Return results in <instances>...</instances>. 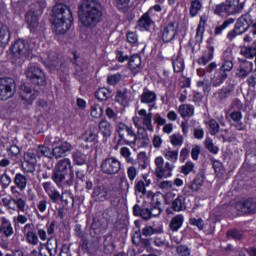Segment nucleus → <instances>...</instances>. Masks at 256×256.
Instances as JSON below:
<instances>
[{"label":"nucleus","mask_w":256,"mask_h":256,"mask_svg":"<svg viewBox=\"0 0 256 256\" xmlns=\"http://www.w3.org/2000/svg\"><path fill=\"white\" fill-rule=\"evenodd\" d=\"M0 205L11 209V211H17L18 213H25V207H27V201L21 197L12 198L7 194L5 190L0 191Z\"/></svg>","instance_id":"nucleus-7"},{"label":"nucleus","mask_w":256,"mask_h":256,"mask_svg":"<svg viewBox=\"0 0 256 256\" xmlns=\"http://www.w3.org/2000/svg\"><path fill=\"white\" fill-rule=\"evenodd\" d=\"M203 183H205V174L198 173L188 188L192 191V193H198V191H201Z\"/></svg>","instance_id":"nucleus-26"},{"label":"nucleus","mask_w":256,"mask_h":256,"mask_svg":"<svg viewBox=\"0 0 256 256\" xmlns=\"http://www.w3.org/2000/svg\"><path fill=\"white\" fill-rule=\"evenodd\" d=\"M243 9H245V3L240 0H225V2L212 7L214 15H218V17H222L223 13L228 16L239 15L243 13Z\"/></svg>","instance_id":"nucleus-6"},{"label":"nucleus","mask_w":256,"mask_h":256,"mask_svg":"<svg viewBox=\"0 0 256 256\" xmlns=\"http://www.w3.org/2000/svg\"><path fill=\"white\" fill-rule=\"evenodd\" d=\"M170 143L173 147H181L183 145V135L173 134L170 136Z\"/></svg>","instance_id":"nucleus-58"},{"label":"nucleus","mask_w":256,"mask_h":256,"mask_svg":"<svg viewBox=\"0 0 256 256\" xmlns=\"http://www.w3.org/2000/svg\"><path fill=\"white\" fill-rule=\"evenodd\" d=\"M137 175H139V171L135 168V166H129L127 168V177L131 183L137 179Z\"/></svg>","instance_id":"nucleus-62"},{"label":"nucleus","mask_w":256,"mask_h":256,"mask_svg":"<svg viewBox=\"0 0 256 256\" xmlns=\"http://www.w3.org/2000/svg\"><path fill=\"white\" fill-rule=\"evenodd\" d=\"M78 15L84 27H95L101 22L103 8L97 0H82L79 5Z\"/></svg>","instance_id":"nucleus-2"},{"label":"nucleus","mask_w":256,"mask_h":256,"mask_svg":"<svg viewBox=\"0 0 256 256\" xmlns=\"http://www.w3.org/2000/svg\"><path fill=\"white\" fill-rule=\"evenodd\" d=\"M228 75L224 71H217L215 72L213 78L211 79V83L213 87H219L220 85H223V82L225 79H227Z\"/></svg>","instance_id":"nucleus-36"},{"label":"nucleus","mask_w":256,"mask_h":256,"mask_svg":"<svg viewBox=\"0 0 256 256\" xmlns=\"http://www.w3.org/2000/svg\"><path fill=\"white\" fill-rule=\"evenodd\" d=\"M179 34V22L171 21L169 22L163 30L162 39L164 43H171L175 37Z\"/></svg>","instance_id":"nucleus-14"},{"label":"nucleus","mask_w":256,"mask_h":256,"mask_svg":"<svg viewBox=\"0 0 256 256\" xmlns=\"http://www.w3.org/2000/svg\"><path fill=\"white\" fill-rule=\"evenodd\" d=\"M236 208L241 213H255L256 211V202L253 199H247L240 201L236 204Z\"/></svg>","instance_id":"nucleus-24"},{"label":"nucleus","mask_w":256,"mask_h":256,"mask_svg":"<svg viewBox=\"0 0 256 256\" xmlns=\"http://www.w3.org/2000/svg\"><path fill=\"white\" fill-rule=\"evenodd\" d=\"M120 155L128 163V165H137V161L131 157V150L128 147H122L120 149Z\"/></svg>","instance_id":"nucleus-43"},{"label":"nucleus","mask_w":256,"mask_h":256,"mask_svg":"<svg viewBox=\"0 0 256 256\" xmlns=\"http://www.w3.org/2000/svg\"><path fill=\"white\" fill-rule=\"evenodd\" d=\"M91 197L97 203H103L109 199V190L104 186H97L93 189Z\"/></svg>","instance_id":"nucleus-21"},{"label":"nucleus","mask_w":256,"mask_h":256,"mask_svg":"<svg viewBox=\"0 0 256 256\" xmlns=\"http://www.w3.org/2000/svg\"><path fill=\"white\" fill-rule=\"evenodd\" d=\"M20 97L22 101H25L27 105H31L37 97H39V92L31 89L29 85L23 84L20 87Z\"/></svg>","instance_id":"nucleus-16"},{"label":"nucleus","mask_w":256,"mask_h":256,"mask_svg":"<svg viewBox=\"0 0 256 256\" xmlns=\"http://www.w3.org/2000/svg\"><path fill=\"white\" fill-rule=\"evenodd\" d=\"M141 103H145L146 105H149V112L153 111V105L157 101V94L151 90H144V92L140 96Z\"/></svg>","instance_id":"nucleus-23"},{"label":"nucleus","mask_w":256,"mask_h":256,"mask_svg":"<svg viewBox=\"0 0 256 256\" xmlns=\"http://www.w3.org/2000/svg\"><path fill=\"white\" fill-rule=\"evenodd\" d=\"M47 7L45 0H39L33 4H29V9L25 16V21L32 33H39L41 31V25H39V17L43 15Z\"/></svg>","instance_id":"nucleus-5"},{"label":"nucleus","mask_w":256,"mask_h":256,"mask_svg":"<svg viewBox=\"0 0 256 256\" xmlns=\"http://www.w3.org/2000/svg\"><path fill=\"white\" fill-rule=\"evenodd\" d=\"M204 147H206V149L213 155H217V153H219V147L213 144V139H211V137H206Z\"/></svg>","instance_id":"nucleus-52"},{"label":"nucleus","mask_w":256,"mask_h":256,"mask_svg":"<svg viewBox=\"0 0 256 256\" xmlns=\"http://www.w3.org/2000/svg\"><path fill=\"white\" fill-rule=\"evenodd\" d=\"M15 95V81L12 78L0 79V101H7Z\"/></svg>","instance_id":"nucleus-11"},{"label":"nucleus","mask_w":256,"mask_h":256,"mask_svg":"<svg viewBox=\"0 0 256 256\" xmlns=\"http://www.w3.org/2000/svg\"><path fill=\"white\" fill-rule=\"evenodd\" d=\"M133 213L136 217H141L145 221H148V219H151V208L141 207L136 204L133 207Z\"/></svg>","instance_id":"nucleus-28"},{"label":"nucleus","mask_w":256,"mask_h":256,"mask_svg":"<svg viewBox=\"0 0 256 256\" xmlns=\"http://www.w3.org/2000/svg\"><path fill=\"white\" fill-rule=\"evenodd\" d=\"M207 19V15H202L200 17V21L197 26L195 35L196 43H203V35L205 34V26L207 25Z\"/></svg>","instance_id":"nucleus-25"},{"label":"nucleus","mask_w":256,"mask_h":256,"mask_svg":"<svg viewBox=\"0 0 256 256\" xmlns=\"http://www.w3.org/2000/svg\"><path fill=\"white\" fill-rule=\"evenodd\" d=\"M241 55L246 59H253L256 55V46L245 47L241 50Z\"/></svg>","instance_id":"nucleus-53"},{"label":"nucleus","mask_w":256,"mask_h":256,"mask_svg":"<svg viewBox=\"0 0 256 256\" xmlns=\"http://www.w3.org/2000/svg\"><path fill=\"white\" fill-rule=\"evenodd\" d=\"M163 157H165L166 163L175 165L179 161V150H171L168 148L162 152Z\"/></svg>","instance_id":"nucleus-29"},{"label":"nucleus","mask_w":256,"mask_h":256,"mask_svg":"<svg viewBox=\"0 0 256 256\" xmlns=\"http://www.w3.org/2000/svg\"><path fill=\"white\" fill-rule=\"evenodd\" d=\"M103 115V108L99 104H94L91 107V117H94V119H99Z\"/></svg>","instance_id":"nucleus-60"},{"label":"nucleus","mask_w":256,"mask_h":256,"mask_svg":"<svg viewBox=\"0 0 256 256\" xmlns=\"http://www.w3.org/2000/svg\"><path fill=\"white\" fill-rule=\"evenodd\" d=\"M81 140L85 143H95L97 141V132L95 126H91L81 135Z\"/></svg>","instance_id":"nucleus-30"},{"label":"nucleus","mask_w":256,"mask_h":256,"mask_svg":"<svg viewBox=\"0 0 256 256\" xmlns=\"http://www.w3.org/2000/svg\"><path fill=\"white\" fill-rule=\"evenodd\" d=\"M36 155L38 159H41V157H46V159H53V149L49 148L45 145H39L36 149Z\"/></svg>","instance_id":"nucleus-32"},{"label":"nucleus","mask_w":256,"mask_h":256,"mask_svg":"<svg viewBox=\"0 0 256 256\" xmlns=\"http://www.w3.org/2000/svg\"><path fill=\"white\" fill-rule=\"evenodd\" d=\"M26 76L28 79H30V81H32V83L40 86L45 85V81L47 80V78L45 77V72H43V70L35 64H31L28 67V70L26 71Z\"/></svg>","instance_id":"nucleus-12"},{"label":"nucleus","mask_w":256,"mask_h":256,"mask_svg":"<svg viewBox=\"0 0 256 256\" xmlns=\"http://www.w3.org/2000/svg\"><path fill=\"white\" fill-rule=\"evenodd\" d=\"M178 113L182 119H187L195 115V107L191 104H182L178 107Z\"/></svg>","instance_id":"nucleus-27"},{"label":"nucleus","mask_w":256,"mask_h":256,"mask_svg":"<svg viewBox=\"0 0 256 256\" xmlns=\"http://www.w3.org/2000/svg\"><path fill=\"white\" fill-rule=\"evenodd\" d=\"M215 69H217V63L212 62L210 63L207 67L206 70L203 68H199L197 69V75L199 77H205V73H212L213 71H215Z\"/></svg>","instance_id":"nucleus-56"},{"label":"nucleus","mask_w":256,"mask_h":256,"mask_svg":"<svg viewBox=\"0 0 256 256\" xmlns=\"http://www.w3.org/2000/svg\"><path fill=\"white\" fill-rule=\"evenodd\" d=\"M239 35H244V33L238 30L236 26H234V28L227 33L226 38L228 41H235Z\"/></svg>","instance_id":"nucleus-61"},{"label":"nucleus","mask_w":256,"mask_h":256,"mask_svg":"<svg viewBox=\"0 0 256 256\" xmlns=\"http://www.w3.org/2000/svg\"><path fill=\"white\" fill-rule=\"evenodd\" d=\"M213 51H215V48H213V46L209 47V49L206 52H204L200 58H198V65L205 66L210 61H213Z\"/></svg>","instance_id":"nucleus-37"},{"label":"nucleus","mask_w":256,"mask_h":256,"mask_svg":"<svg viewBox=\"0 0 256 256\" xmlns=\"http://www.w3.org/2000/svg\"><path fill=\"white\" fill-rule=\"evenodd\" d=\"M252 24L253 18L251 17V14L246 13L237 19L234 26H236L238 30L245 34L247 31H249V27H251Z\"/></svg>","instance_id":"nucleus-20"},{"label":"nucleus","mask_w":256,"mask_h":256,"mask_svg":"<svg viewBox=\"0 0 256 256\" xmlns=\"http://www.w3.org/2000/svg\"><path fill=\"white\" fill-rule=\"evenodd\" d=\"M138 116L132 118V123L137 129V133L133 127L120 122L116 126V131L119 136L118 143H124V145H136L137 147H147L151 142L147 131L153 133L155 127L153 126V113H147L144 108L137 109Z\"/></svg>","instance_id":"nucleus-1"},{"label":"nucleus","mask_w":256,"mask_h":256,"mask_svg":"<svg viewBox=\"0 0 256 256\" xmlns=\"http://www.w3.org/2000/svg\"><path fill=\"white\" fill-rule=\"evenodd\" d=\"M42 187L53 203H59L60 199L63 201V195H61V193H59V191L55 189L53 183L44 182L42 183Z\"/></svg>","instance_id":"nucleus-18"},{"label":"nucleus","mask_w":256,"mask_h":256,"mask_svg":"<svg viewBox=\"0 0 256 256\" xmlns=\"http://www.w3.org/2000/svg\"><path fill=\"white\" fill-rule=\"evenodd\" d=\"M52 146V159H63V157H67V155L73 151V145L60 138H56L52 141Z\"/></svg>","instance_id":"nucleus-10"},{"label":"nucleus","mask_w":256,"mask_h":256,"mask_svg":"<svg viewBox=\"0 0 256 256\" xmlns=\"http://www.w3.org/2000/svg\"><path fill=\"white\" fill-rule=\"evenodd\" d=\"M149 15L150 14L146 12L138 21V27H140V29H143L144 31H149V27L153 25V20H151V17Z\"/></svg>","instance_id":"nucleus-38"},{"label":"nucleus","mask_w":256,"mask_h":256,"mask_svg":"<svg viewBox=\"0 0 256 256\" xmlns=\"http://www.w3.org/2000/svg\"><path fill=\"white\" fill-rule=\"evenodd\" d=\"M101 171L105 175H117L121 171V161L115 157L105 158L101 163Z\"/></svg>","instance_id":"nucleus-13"},{"label":"nucleus","mask_w":256,"mask_h":256,"mask_svg":"<svg viewBox=\"0 0 256 256\" xmlns=\"http://www.w3.org/2000/svg\"><path fill=\"white\" fill-rule=\"evenodd\" d=\"M183 221L185 217L181 214L176 215L170 222L171 231H177L180 227H183Z\"/></svg>","instance_id":"nucleus-42"},{"label":"nucleus","mask_w":256,"mask_h":256,"mask_svg":"<svg viewBox=\"0 0 256 256\" xmlns=\"http://www.w3.org/2000/svg\"><path fill=\"white\" fill-rule=\"evenodd\" d=\"M131 0H116L115 5L119 11H122V13H125L129 7V3Z\"/></svg>","instance_id":"nucleus-64"},{"label":"nucleus","mask_w":256,"mask_h":256,"mask_svg":"<svg viewBox=\"0 0 256 256\" xmlns=\"http://www.w3.org/2000/svg\"><path fill=\"white\" fill-rule=\"evenodd\" d=\"M172 209L177 212L185 211V197L178 196L177 198H175L172 202Z\"/></svg>","instance_id":"nucleus-44"},{"label":"nucleus","mask_w":256,"mask_h":256,"mask_svg":"<svg viewBox=\"0 0 256 256\" xmlns=\"http://www.w3.org/2000/svg\"><path fill=\"white\" fill-rule=\"evenodd\" d=\"M52 180L56 183L57 187H71L75 183V172L71 159L63 158L59 160L52 172Z\"/></svg>","instance_id":"nucleus-3"},{"label":"nucleus","mask_w":256,"mask_h":256,"mask_svg":"<svg viewBox=\"0 0 256 256\" xmlns=\"http://www.w3.org/2000/svg\"><path fill=\"white\" fill-rule=\"evenodd\" d=\"M26 241L29 243V245L37 246L39 245V236L37 235V232L35 231H28L25 234Z\"/></svg>","instance_id":"nucleus-51"},{"label":"nucleus","mask_w":256,"mask_h":256,"mask_svg":"<svg viewBox=\"0 0 256 256\" xmlns=\"http://www.w3.org/2000/svg\"><path fill=\"white\" fill-rule=\"evenodd\" d=\"M128 65L131 71H133L134 73H137L139 69H141V56H139L138 54L133 55L130 58Z\"/></svg>","instance_id":"nucleus-40"},{"label":"nucleus","mask_w":256,"mask_h":256,"mask_svg":"<svg viewBox=\"0 0 256 256\" xmlns=\"http://www.w3.org/2000/svg\"><path fill=\"white\" fill-rule=\"evenodd\" d=\"M146 197L150 202L151 207H161V201H163V194L153 193L149 191L146 193Z\"/></svg>","instance_id":"nucleus-31"},{"label":"nucleus","mask_w":256,"mask_h":256,"mask_svg":"<svg viewBox=\"0 0 256 256\" xmlns=\"http://www.w3.org/2000/svg\"><path fill=\"white\" fill-rule=\"evenodd\" d=\"M73 161L76 163V165H85V161H87V155H85L83 152L76 150L73 154Z\"/></svg>","instance_id":"nucleus-50"},{"label":"nucleus","mask_w":256,"mask_h":256,"mask_svg":"<svg viewBox=\"0 0 256 256\" xmlns=\"http://www.w3.org/2000/svg\"><path fill=\"white\" fill-rule=\"evenodd\" d=\"M37 159H39V157L37 156V152L36 150H28L25 154H24V161L26 163L27 166H25V164L22 165L23 169L27 172V173H34L35 172V165L37 164Z\"/></svg>","instance_id":"nucleus-15"},{"label":"nucleus","mask_w":256,"mask_h":256,"mask_svg":"<svg viewBox=\"0 0 256 256\" xmlns=\"http://www.w3.org/2000/svg\"><path fill=\"white\" fill-rule=\"evenodd\" d=\"M203 9V2L201 0H191L190 2V15L192 17H197L199 11Z\"/></svg>","instance_id":"nucleus-41"},{"label":"nucleus","mask_w":256,"mask_h":256,"mask_svg":"<svg viewBox=\"0 0 256 256\" xmlns=\"http://www.w3.org/2000/svg\"><path fill=\"white\" fill-rule=\"evenodd\" d=\"M134 190L136 195H147V189L145 188V182H143V180L135 182Z\"/></svg>","instance_id":"nucleus-55"},{"label":"nucleus","mask_w":256,"mask_h":256,"mask_svg":"<svg viewBox=\"0 0 256 256\" xmlns=\"http://www.w3.org/2000/svg\"><path fill=\"white\" fill-rule=\"evenodd\" d=\"M35 45L28 44L25 40L16 41L10 48L13 59H29Z\"/></svg>","instance_id":"nucleus-9"},{"label":"nucleus","mask_w":256,"mask_h":256,"mask_svg":"<svg viewBox=\"0 0 256 256\" xmlns=\"http://www.w3.org/2000/svg\"><path fill=\"white\" fill-rule=\"evenodd\" d=\"M42 62L52 71L55 69H59L60 66L59 57H57L55 52L44 54L42 57Z\"/></svg>","instance_id":"nucleus-22"},{"label":"nucleus","mask_w":256,"mask_h":256,"mask_svg":"<svg viewBox=\"0 0 256 256\" xmlns=\"http://www.w3.org/2000/svg\"><path fill=\"white\" fill-rule=\"evenodd\" d=\"M95 97L98 101H107L111 97V91L107 88H100L96 91Z\"/></svg>","instance_id":"nucleus-49"},{"label":"nucleus","mask_w":256,"mask_h":256,"mask_svg":"<svg viewBox=\"0 0 256 256\" xmlns=\"http://www.w3.org/2000/svg\"><path fill=\"white\" fill-rule=\"evenodd\" d=\"M233 23H235L234 18L226 19L221 25L217 26L214 29V34L215 35H223V31H225V29H227L230 25H233Z\"/></svg>","instance_id":"nucleus-46"},{"label":"nucleus","mask_w":256,"mask_h":256,"mask_svg":"<svg viewBox=\"0 0 256 256\" xmlns=\"http://www.w3.org/2000/svg\"><path fill=\"white\" fill-rule=\"evenodd\" d=\"M155 165V175L157 179H169L173 177V171H175V165L171 162H165L163 156H158L154 160Z\"/></svg>","instance_id":"nucleus-8"},{"label":"nucleus","mask_w":256,"mask_h":256,"mask_svg":"<svg viewBox=\"0 0 256 256\" xmlns=\"http://www.w3.org/2000/svg\"><path fill=\"white\" fill-rule=\"evenodd\" d=\"M35 2L31 0H22L19 2H13L12 7L14 9V12L17 13V15H20V13H23L26 9H29V4L33 5Z\"/></svg>","instance_id":"nucleus-33"},{"label":"nucleus","mask_w":256,"mask_h":256,"mask_svg":"<svg viewBox=\"0 0 256 256\" xmlns=\"http://www.w3.org/2000/svg\"><path fill=\"white\" fill-rule=\"evenodd\" d=\"M193 171H195V164L192 161H188L181 167L180 173L189 175V173H193Z\"/></svg>","instance_id":"nucleus-59"},{"label":"nucleus","mask_w":256,"mask_h":256,"mask_svg":"<svg viewBox=\"0 0 256 256\" xmlns=\"http://www.w3.org/2000/svg\"><path fill=\"white\" fill-rule=\"evenodd\" d=\"M226 119L228 121H234V123H240L243 119V113L240 110H235L226 113Z\"/></svg>","instance_id":"nucleus-47"},{"label":"nucleus","mask_w":256,"mask_h":256,"mask_svg":"<svg viewBox=\"0 0 256 256\" xmlns=\"http://www.w3.org/2000/svg\"><path fill=\"white\" fill-rule=\"evenodd\" d=\"M205 124L208 126L210 135H217L220 131L219 122L215 119H210L205 122Z\"/></svg>","instance_id":"nucleus-48"},{"label":"nucleus","mask_w":256,"mask_h":256,"mask_svg":"<svg viewBox=\"0 0 256 256\" xmlns=\"http://www.w3.org/2000/svg\"><path fill=\"white\" fill-rule=\"evenodd\" d=\"M27 182V175L17 173L14 177V183L20 191H25V189H27Z\"/></svg>","instance_id":"nucleus-35"},{"label":"nucleus","mask_w":256,"mask_h":256,"mask_svg":"<svg viewBox=\"0 0 256 256\" xmlns=\"http://www.w3.org/2000/svg\"><path fill=\"white\" fill-rule=\"evenodd\" d=\"M251 73H253V62H249V61L240 62L236 70V77H238V79H247V77H249Z\"/></svg>","instance_id":"nucleus-19"},{"label":"nucleus","mask_w":256,"mask_h":256,"mask_svg":"<svg viewBox=\"0 0 256 256\" xmlns=\"http://www.w3.org/2000/svg\"><path fill=\"white\" fill-rule=\"evenodd\" d=\"M126 39L131 47H137L139 45V35L136 32H128Z\"/></svg>","instance_id":"nucleus-54"},{"label":"nucleus","mask_w":256,"mask_h":256,"mask_svg":"<svg viewBox=\"0 0 256 256\" xmlns=\"http://www.w3.org/2000/svg\"><path fill=\"white\" fill-rule=\"evenodd\" d=\"M98 127L103 137H109L111 133H113V128L111 127V123H109V121L107 120L100 121Z\"/></svg>","instance_id":"nucleus-39"},{"label":"nucleus","mask_w":256,"mask_h":256,"mask_svg":"<svg viewBox=\"0 0 256 256\" xmlns=\"http://www.w3.org/2000/svg\"><path fill=\"white\" fill-rule=\"evenodd\" d=\"M57 247H58V242H57L56 238L50 237L47 240V250H48L49 254L53 255V251H54V253H57Z\"/></svg>","instance_id":"nucleus-57"},{"label":"nucleus","mask_w":256,"mask_h":256,"mask_svg":"<svg viewBox=\"0 0 256 256\" xmlns=\"http://www.w3.org/2000/svg\"><path fill=\"white\" fill-rule=\"evenodd\" d=\"M11 39V31H9V26L5 24H0V47L2 45H7Z\"/></svg>","instance_id":"nucleus-34"},{"label":"nucleus","mask_w":256,"mask_h":256,"mask_svg":"<svg viewBox=\"0 0 256 256\" xmlns=\"http://www.w3.org/2000/svg\"><path fill=\"white\" fill-rule=\"evenodd\" d=\"M172 65L175 73H181L185 69V64L181 56H174L172 58Z\"/></svg>","instance_id":"nucleus-45"},{"label":"nucleus","mask_w":256,"mask_h":256,"mask_svg":"<svg viewBox=\"0 0 256 256\" xmlns=\"http://www.w3.org/2000/svg\"><path fill=\"white\" fill-rule=\"evenodd\" d=\"M14 234H15V230L13 229V224L11 223V220H9L5 216H2L0 218L1 237H5L6 239H9V237H13Z\"/></svg>","instance_id":"nucleus-17"},{"label":"nucleus","mask_w":256,"mask_h":256,"mask_svg":"<svg viewBox=\"0 0 256 256\" xmlns=\"http://www.w3.org/2000/svg\"><path fill=\"white\" fill-rule=\"evenodd\" d=\"M53 31L58 35H65L73 25V12L65 4H56L53 8Z\"/></svg>","instance_id":"nucleus-4"},{"label":"nucleus","mask_w":256,"mask_h":256,"mask_svg":"<svg viewBox=\"0 0 256 256\" xmlns=\"http://www.w3.org/2000/svg\"><path fill=\"white\" fill-rule=\"evenodd\" d=\"M228 239H235L236 241H241L243 239V232L239 230H230L227 232Z\"/></svg>","instance_id":"nucleus-63"}]
</instances>
